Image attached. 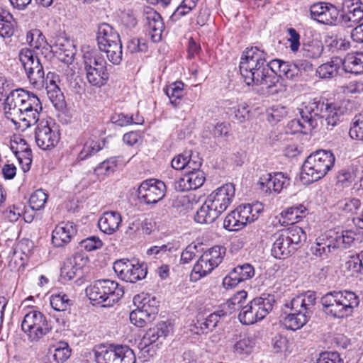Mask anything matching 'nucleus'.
<instances>
[{
	"label": "nucleus",
	"instance_id": "nucleus-41",
	"mask_svg": "<svg viewBox=\"0 0 363 363\" xmlns=\"http://www.w3.org/2000/svg\"><path fill=\"white\" fill-rule=\"evenodd\" d=\"M41 111L36 110L35 108L30 111L20 112L16 118L22 123L23 129H26L40 122L39 116Z\"/></svg>",
	"mask_w": 363,
	"mask_h": 363
},
{
	"label": "nucleus",
	"instance_id": "nucleus-7",
	"mask_svg": "<svg viewBox=\"0 0 363 363\" xmlns=\"http://www.w3.org/2000/svg\"><path fill=\"white\" fill-rule=\"evenodd\" d=\"M272 255L277 259H285L295 252L300 242L306 240L303 229L297 225L282 229L272 236Z\"/></svg>",
	"mask_w": 363,
	"mask_h": 363
},
{
	"label": "nucleus",
	"instance_id": "nucleus-22",
	"mask_svg": "<svg viewBox=\"0 0 363 363\" xmlns=\"http://www.w3.org/2000/svg\"><path fill=\"white\" fill-rule=\"evenodd\" d=\"M168 333L167 324L165 322L159 323L145 333L138 344V348L144 352H148L147 347L161 339H164Z\"/></svg>",
	"mask_w": 363,
	"mask_h": 363
},
{
	"label": "nucleus",
	"instance_id": "nucleus-9",
	"mask_svg": "<svg viewBox=\"0 0 363 363\" xmlns=\"http://www.w3.org/2000/svg\"><path fill=\"white\" fill-rule=\"evenodd\" d=\"M96 40L99 48L104 52L110 62L118 65L122 60V44L119 34L108 23L98 27Z\"/></svg>",
	"mask_w": 363,
	"mask_h": 363
},
{
	"label": "nucleus",
	"instance_id": "nucleus-28",
	"mask_svg": "<svg viewBox=\"0 0 363 363\" xmlns=\"http://www.w3.org/2000/svg\"><path fill=\"white\" fill-rule=\"evenodd\" d=\"M354 233L352 231H342L340 234L333 230L325 234L328 241L330 243L332 252L337 249H346L354 242Z\"/></svg>",
	"mask_w": 363,
	"mask_h": 363
},
{
	"label": "nucleus",
	"instance_id": "nucleus-40",
	"mask_svg": "<svg viewBox=\"0 0 363 363\" xmlns=\"http://www.w3.org/2000/svg\"><path fill=\"white\" fill-rule=\"evenodd\" d=\"M11 149L17 157L21 168L24 172H27L32 163V152L30 148L26 147L21 148V150H15L14 147L11 145Z\"/></svg>",
	"mask_w": 363,
	"mask_h": 363
},
{
	"label": "nucleus",
	"instance_id": "nucleus-52",
	"mask_svg": "<svg viewBox=\"0 0 363 363\" xmlns=\"http://www.w3.org/2000/svg\"><path fill=\"white\" fill-rule=\"evenodd\" d=\"M48 199V195L42 189H38L32 194L30 197L29 202L33 210L42 209Z\"/></svg>",
	"mask_w": 363,
	"mask_h": 363
},
{
	"label": "nucleus",
	"instance_id": "nucleus-45",
	"mask_svg": "<svg viewBox=\"0 0 363 363\" xmlns=\"http://www.w3.org/2000/svg\"><path fill=\"white\" fill-rule=\"evenodd\" d=\"M154 319L150 315L137 307L130 313L131 323L139 328L145 326L147 323H150Z\"/></svg>",
	"mask_w": 363,
	"mask_h": 363
},
{
	"label": "nucleus",
	"instance_id": "nucleus-6",
	"mask_svg": "<svg viewBox=\"0 0 363 363\" xmlns=\"http://www.w3.org/2000/svg\"><path fill=\"white\" fill-rule=\"evenodd\" d=\"M323 312L337 318L347 317L359 303L358 296L350 291H333L320 298Z\"/></svg>",
	"mask_w": 363,
	"mask_h": 363
},
{
	"label": "nucleus",
	"instance_id": "nucleus-13",
	"mask_svg": "<svg viewBox=\"0 0 363 363\" xmlns=\"http://www.w3.org/2000/svg\"><path fill=\"white\" fill-rule=\"evenodd\" d=\"M21 328L31 341H38L50 332L52 325L41 312L32 311L24 316Z\"/></svg>",
	"mask_w": 363,
	"mask_h": 363
},
{
	"label": "nucleus",
	"instance_id": "nucleus-4",
	"mask_svg": "<svg viewBox=\"0 0 363 363\" xmlns=\"http://www.w3.org/2000/svg\"><path fill=\"white\" fill-rule=\"evenodd\" d=\"M315 294L308 291L294 298L285 304L283 324L291 330H296L304 326L311 317L315 305Z\"/></svg>",
	"mask_w": 363,
	"mask_h": 363
},
{
	"label": "nucleus",
	"instance_id": "nucleus-51",
	"mask_svg": "<svg viewBox=\"0 0 363 363\" xmlns=\"http://www.w3.org/2000/svg\"><path fill=\"white\" fill-rule=\"evenodd\" d=\"M323 51V45L318 42L303 45L302 48L303 56L309 59H317L320 57Z\"/></svg>",
	"mask_w": 363,
	"mask_h": 363
},
{
	"label": "nucleus",
	"instance_id": "nucleus-57",
	"mask_svg": "<svg viewBox=\"0 0 363 363\" xmlns=\"http://www.w3.org/2000/svg\"><path fill=\"white\" fill-rule=\"evenodd\" d=\"M121 23L128 30L134 28L137 23V18L133 11H127L122 13L121 16Z\"/></svg>",
	"mask_w": 363,
	"mask_h": 363
},
{
	"label": "nucleus",
	"instance_id": "nucleus-55",
	"mask_svg": "<svg viewBox=\"0 0 363 363\" xmlns=\"http://www.w3.org/2000/svg\"><path fill=\"white\" fill-rule=\"evenodd\" d=\"M240 222V220L238 218L236 211L234 210L225 217L223 221V227L230 231L238 230L243 227Z\"/></svg>",
	"mask_w": 363,
	"mask_h": 363
},
{
	"label": "nucleus",
	"instance_id": "nucleus-64",
	"mask_svg": "<svg viewBox=\"0 0 363 363\" xmlns=\"http://www.w3.org/2000/svg\"><path fill=\"white\" fill-rule=\"evenodd\" d=\"M287 111L284 106L277 105L272 108V112L269 115V121L278 122L286 116Z\"/></svg>",
	"mask_w": 363,
	"mask_h": 363
},
{
	"label": "nucleus",
	"instance_id": "nucleus-35",
	"mask_svg": "<svg viewBox=\"0 0 363 363\" xmlns=\"http://www.w3.org/2000/svg\"><path fill=\"white\" fill-rule=\"evenodd\" d=\"M342 60L340 58L332 59L330 62L324 63L318 67L317 73L319 77L322 79L332 78L337 75V70Z\"/></svg>",
	"mask_w": 363,
	"mask_h": 363
},
{
	"label": "nucleus",
	"instance_id": "nucleus-33",
	"mask_svg": "<svg viewBox=\"0 0 363 363\" xmlns=\"http://www.w3.org/2000/svg\"><path fill=\"white\" fill-rule=\"evenodd\" d=\"M238 218L240 220V223L243 227L247 223L255 220L258 217V213L261 209L257 206H252L250 203L240 206L235 210Z\"/></svg>",
	"mask_w": 363,
	"mask_h": 363
},
{
	"label": "nucleus",
	"instance_id": "nucleus-14",
	"mask_svg": "<svg viewBox=\"0 0 363 363\" xmlns=\"http://www.w3.org/2000/svg\"><path fill=\"white\" fill-rule=\"evenodd\" d=\"M113 269L120 279L130 283L145 279L147 274V265L135 260H117L113 263Z\"/></svg>",
	"mask_w": 363,
	"mask_h": 363
},
{
	"label": "nucleus",
	"instance_id": "nucleus-17",
	"mask_svg": "<svg viewBox=\"0 0 363 363\" xmlns=\"http://www.w3.org/2000/svg\"><path fill=\"white\" fill-rule=\"evenodd\" d=\"M310 13L311 18L318 22L332 25L337 19L339 11L330 3L318 1L311 5Z\"/></svg>",
	"mask_w": 363,
	"mask_h": 363
},
{
	"label": "nucleus",
	"instance_id": "nucleus-62",
	"mask_svg": "<svg viewBox=\"0 0 363 363\" xmlns=\"http://www.w3.org/2000/svg\"><path fill=\"white\" fill-rule=\"evenodd\" d=\"M289 34L288 41L290 43L289 48L292 52H297L300 47V35L293 28H290L287 30Z\"/></svg>",
	"mask_w": 363,
	"mask_h": 363
},
{
	"label": "nucleus",
	"instance_id": "nucleus-20",
	"mask_svg": "<svg viewBox=\"0 0 363 363\" xmlns=\"http://www.w3.org/2000/svg\"><path fill=\"white\" fill-rule=\"evenodd\" d=\"M259 185L265 192L273 191L279 193L289 185V179L282 172H276L273 174H265L260 177Z\"/></svg>",
	"mask_w": 363,
	"mask_h": 363
},
{
	"label": "nucleus",
	"instance_id": "nucleus-8",
	"mask_svg": "<svg viewBox=\"0 0 363 363\" xmlns=\"http://www.w3.org/2000/svg\"><path fill=\"white\" fill-rule=\"evenodd\" d=\"M86 294L90 300L111 306L123 296L124 289L115 281L101 279L87 287Z\"/></svg>",
	"mask_w": 363,
	"mask_h": 363
},
{
	"label": "nucleus",
	"instance_id": "nucleus-34",
	"mask_svg": "<svg viewBox=\"0 0 363 363\" xmlns=\"http://www.w3.org/2000/svg\"><path fill=\"white\" fill-rule=\"evenodd\" d=\"M86 72V77L88 82L97 87H101L104 85L108 79V73L107 72L106 67L104 69H84Z\"/></svg>",
	"mask_w": 363,
	"mask_h": 363
},
{
	"label": "nucleus",
	"instance_id": "nucleus-46",
	"mask_svg": "<svg viewBox=\"0 0 363 363\" xmlns=\"http://www.w3.org/2000/svg\"><path fill=\"white\" fill-rule=\"evenodd\" d=\"M214 268V266L209 262L208 259L201 255L194 264L192 272L199 275L196 279H200L211 273Z\"/></svg>",
	"mask_w": 363,
	"mask_h": 363
},
{
	"label": "nucleus",
	"instance_id": "nucleus-2",
	"mask_svg": "<svg viewBox=\"0 0 363 363\" xmlns=\"http://www.w3.org/2000/svg\"><path fill=\"white\" fill-rule=\"evenodd\" d=\"M300 114L301 118L293 120L291 126L296 132L306 133L319 124L327 129L333 128L340 121L343 111L335 104L315 99L304 106Z\"/></svg>",
	"mask_w": 363,
	"mask_h": 363
},
{
	"label": "nucleus",
	"instance_id": "nucleus-49",
	"mask_svg": "<svg viewBox=\"0 0 363 363\" xmlns=\"http://www.w3.org/2000/svg\"><path fill=\"white\" fill-rule=\"evenodd\" d=\"M349 133L352 139L363 140V111L354 118Z\"/></svg>",
	"mask_w": 363,
	"mask_h": 363
},
{
	"label": "nucleus",
	"instance_id": "nucleus-26",
	"mask_svg": "<svg viewBox=\"0 0 363 363\" xmlns=\"http://www.w3.org/2000/svg\"><path fill=\"white\" fill-rule=\"evenodd\" d=\"M184 84L181 81H177L167 86L164 89V92L174 107L183 108L184 111L189 112L191 111L193 105L189 103L186 107H183L185 101H181V98L184 94Z\"/></svg>",
	"mask_w": 363,
	"mask_h": 363
},
{
	"label": "nucleus",
	"instance_id": "nucleus-30",
	"mask_svg": "<svg viewBox=\"0 0 363 363\" xmlns=\"http://www.w3.org/2000/svg\"><path fill=\"white\" fill-rule=\"evenodd\" d=\"M133 303L137 308L142 309L154 318L158 313V301L155 297L147 294L135 295L133 297Z\"/></svg>",
	"mask_w": 363,
	"mask_h": 363
},
{
	"label": "nucleus",
	"instance_id": "nucleus-54",
	"mask_svg": "<svg viewBox=\"0 0 363 363\" xmlns=\"http://www.w3.org/2000/svg\"><path fill=\"white\" fill-rule=\"evenodd\" d=\"M177 248L174 247L172 243H167L160 246H153L147 250V254L148 255H154L157 258L162 257L163 255H168L169 253L175 252Z\"/></svg>",
	"mask_w": 363,
	"mask_h": 363
},
{
	"label": "nucleus",
	"instance_id": "nucleus-11",
	"mask_svg": "<svg viewBox=\"0 0 363 363\" xmlns=\"http://www.w3.org/2000/svg\"><path fill=\"white\" fill-rule=\"evenodd\" d=\"M97 363H135L133 351L126 345H101L94 352Z\"/></svg>",
	"mask_w": 363,
	"mask_h": 363
},
{
	"label": "nucleus",
	"instance_id": "nucleus-50",
	"mask_svg": "<svg viewBox=\"0 0 363 363\" xmlns=\"http://www.w3.org/2000/svg\"><path fill=\"white\" fill-rule=\"evenodd\" d=\"M71 354L69 345L65 342H60L54 350L53 358L57 363H63Z\"/></svg>",
	"mask_w": 363,
	"mask_h": 363
},
{
	"label": "nucleus",
	"instance_id": "nucleus-39",
	"mask_svg": "<svg viewBox=\"0 0 363 363\" xmlns=\"http://www.w3.org/2000/svg\"><path fill=\"white\" fill-rule=\"evenodd\" d=\"M106 141L100 142L94 140H88L84 145L82 150L80 151L78 158L80 160H84L96 154L99 151L103 149L105 146Z\"/></svg>",
	"mask_w": 363,
	"mask_h": 363
},
{
	"label": "nucleus",
	"instance_id": "nucleus-44",
	"mask_svg": "<svg viewBox=\"0 0 363 363\" xmlns=\"http://www.w3.org/2000/svg\"><path fill=\"white\" fill-rule=\"evenodd\" d=\"M247 296V294L245 291L242 290L237 292L233 297L227 301L223 308H228L229 313L235 311H240L242 307L244 306L243 303L245 301Z\"/></svg>",
	"mask_w": 363,
	"mask_h": 363
},
{
	"label": "nucleus",
	"instance_id": "nucleus-23",
	"mask_svg": "<svg viewBox=\"0 0 363 363\" xmlns=\"http://www.w3.org/2000/svg\"><path fill=\"white\" fill-rule=\"evenodd\" d=\"M363 20V4L362 1L352 3L340 15V23L346 28H354Z\"/></svg>",
	"mask_w": 363,
	"mask_h": 363
},
{
	"label": "nucleus",
	"instance_id": "nucleus-63",
	"mask_svg": "<svg viewBox=\"0 0 363 363\" xmlns=\"http://www.w3.org/2000/svg\"><path fill=\"white\" fill-rule=\"evenodd\" d=\"M111 121L113 123L119 126H125L133 123V116L125 115L123 113H116L111 116Z\"/></svg>",
	"mask_w": 363,
	"mask_h": 363
},
{
	"label": "nucleus",
	"instance_id": "nucleus-25",
	"mask_svg": "<svg viewBox=\"0 0 363 363\" xmlns=\"http://www.w3.org/2000/svg\"><path fill=\"white\" fill-rule=\"evenodd\" d=\"M77 229L73 223H61L57 225L52 234V242L55 247H60L69 243Z\"/></svg>",
	"mask_w": 363,
	"mask_h": 363
},
{
	"label": "nucleus",
	"instance_id": "nucleus-31",
	"mask_svg": "<svg viewBox=\"0 0 363 363\" xmlns=\"http://www.w3.org/2000/svg\"><path fill=\"white\" fill-rule=\"evenodd\" d=\"M228 312L224 308L209 314L206 318L199 317L195 323L196 328L200 329L201 333H207L213 330L217 325L221 317L225 316Z\"/></svg>",
	"mask_w": 363,
	"mask_h": 363
},
{
	"label": "nucleus",
	"instance_id": "nucleus-32",
	"mask_svg": "<svg viewBox=\"0 0 363 363\" xmlns=\"http://www.w3.org/2000/svg\"><path fill=\"white\" fill-rule=\"evenodd\" d=\"M341 63L346 72L362 74L363 73V52L348 54Z\"/></svg>",
	"mask_w": 363,
	"mask_h": 363
},
{
	"label": "nucleus",
	"instance_id": "nucleus-16",
	"mask_svg": "<svg viewBox=\"0 0 363 363\" xmlns=\"http://www.w3.org/2000/svg\"><path fill=\"white\" fill-rule=\"evenodd\" d=\"M35 140L37 145L43 150L55 147L60 140V135L52 130L48 121H40L35 130Z\"/></svg>",
	"mask_w": 363,
	"mask_h": 363
},
{
	"label": "nucleus",
	"instance_id": "nucleus-10",
	"mask_svg": "<svg viewBox=\"0 0 363 363\" xmlns=\"http://www.w3.org/2000/svg\"><path fill=\"white\" fill-rule=\"evenodd\" d=\"M274 302V296L269 294L255 298L242 307L238 318L243 324H253L262 320L272 310Z\"/></svg>",
	"mask_w": 363,
	"mask_h": 363
},
{
	"label": "nucleus",
	"instance_id": "nucleus-43",
	"mask_svg": "<svg viewBox=\"0 0 363 363\" xmlns=\"http://www.w3.org/2000/svg\"><path fill=\"white\" fill-rule=\"evenodd\" d=\"M255 345V341L253 337L245 336L234 345V352L238 354H250Z\"/></svg>",
	"mask_w": 363,
	"mask_h": 363
},
{
	"label": "nucleus",
	"instance_id": "nucleus-21",
	"mask_svg": "<svg viewBox=\"0 0 363 363\" xmlns=\"http://www.w3.org/2000/svg\"><path fill=\"white\" fill-rule=\"evenodd\" d=\"M254 274L255 269L251 264L238 265L223 279V284L226 289L234 287L240 282L251 279Z\"/></svg>",
	"mask_w": 363,
	"mask_h": 363
},
{
	"label": "nucleus",
	"instance_id": "nucleus-59",
	"mask_svg": "<svg viewBox=\"0 0 363 363\" xmlns=\"http://www.w3.org/2000/svg\"><path fill=\"white\" fill-rule=\"evenodd\" d=\"M27 99H28L26 100V103H24V106H23L21 113L24 111H30L35 108L36 110L43 109L41 102L35 94L32 93L30 95H28Z\"/></svg>",
	"mask_w": 363,
	"mask_h": 363
},
{
	"label": "nucleus",
	"instance_id": "nucleus-24",
	"mask_svg": "<svg viewBox=\"0 0 363 363\" xmlns=\"http://www.w3.org/2000/svg\"><path fill=\"white\" fill-rule=\"evenodd\" d=\"M205 181L202 171H188L175 183V189L179 191L196 189L201 186Z\"/></svg>",
	"mask_w": 363,
	"mask_h": 363
},
{
	"label": "nucleus",
	"instance_id": "nucleus-12",
	"mask_svg": "<svg viewBox=\"0 0 363 363\" xmlns=\"http://www.w3.org/2000/svg\"><path fill=\"white\" fill-rule=\"evenodd\" d=\"M19 60L24 68L30 83L38 89L45 86L43 65L38 56L30 49H22Z\"/></svg>",
	"mask_w": 363,
	"mask_h": 363
},
{
	"label": "nucleus",
	"instance_id": "nucleus-18",
	"mask_svg": "<svg viewBox=\"0 0 363 363\" xmlns=\"http://www.w3.org/2000/svg\"><path fill=\"white\" fill-rule=\"evenodd\" d=\"M30 92L23 89H17L11 91L6 99H4V110L7 118L9 116L16 117L28 99V95H30Z\"/></svg>",
	"mask_w": 363,
	"mask_h": 363
},
{
	"label": "nucleus",
	"instance_id": "nucleus-61",
	"mask_svg": "<svg viewBox=\"0 0 363 363\" xmlns=\"http://www.w3.org/2000/svg\"><path fill=\"white\" fill-rule=\"evenodd\" d=\"M49 97L56 108L64 107L65 97L60 88H53V90L48 91Z\"/></svg>",
	"mask_w": 363,
	"mask_h": 363
},
{
	"label": "nucleus",
	"instance_id": "nucleus-1",
	"mask_svg": "<svg viewBox=\"0 0 363 363\" xmlns=\"http://www.w3.org/2000/svg\"><path fill=\"white\" fill-rule=\"evenodd\" d=\"M239 68L245 84L260 86L264 95L275 94L281 90V77L293 79L296 75L294 64L279 59L267 63V53L257 47L243 52Z\"/></svg>",
	"mask_w": 363,
	"mask_h": 363
},
{
	"label": "nucleus",
	"instance_id": "nucleus-56",
	"mask_svg": "<svg viewBox=\"0 0 363 363\" xmlns=\"http://www.w3.org/2000/svg\"><path fill=\"white\" fill-rule=\"evenodd\" d=\"M147 49L146 42L143 39L133 38L128 41L126 50L131 54L145 52Z\"/></svg>",
	"mask_w": 363,
	"mask_h": 363
},
{
	"label": "nucleus",
	"instance_id": "nucleus-27",
	"mask_svg": "<svg viewBox=\"0 0 363 363\" xmlns=\"http://www.w3.org/2000/svg\"><path fill=\"white\" fill-rule=\"evenodd\" d=\"M121 222V213L117 211H106L99 219L98 226L103 233L112 235L118 230Z\"/></svg>",
	"mask_w": 363,
	"mask_h": 363
},
{
	"label": "nucleus",
	"instance_id": "nucleus-19",
	"mask_svg": "<svg viewBox=\"0 0 363 363\" xmlns=\"http://www.w3.org/2000/svg\"><path fill=\"white\" fill-rule=\"evenodd\" d=\"M143 13L145 16L148 35L152 41L154 43L160 42L164 28L160 14L150 7H145L143 10Z\"/></svg>",
	"mask_w": 363,
	"mask_h": 363
},
{
	"label": "nucleus",
	"instance_id": "nucleus-3",
	"mask_svg": "<svg viewBox=\"0 0 363 363\" xmlns=\"http://www.w3.org/2000/svg\"><path fill=\"white\" fill-rule=\"evenodd\" d=\"M235 187L228 183L214 190L196 211L195 220L199 223H212L233 202Z\"/></svg>",
	"mask_w": 363,
	"mask_h": 363
},
{
	"label": "nucleus",
	"instance_id": "nucleus-5",
	"mask_svg": "<svg viewBox=\"0 0 363 363\" xmlns=\"http://www.w3.org/2000/svg\"><path fill=\"white\" fill-rule=\"evenodd\" d=\"M335 161L330 151L320 150L311 154L302 165L301 182L308 185L322 179L333 167Z\"/></svg>",
	"mask_w": 363,
	"mask_h": 363
},
{
	"label": "nucleus",
	"instance_id": "nucleus-58",
	"mask_svg": "<svg viewBox=\"0 0 363 363\" xmlns=\"http://www.w3.org/2000/svg\"><path fill=\"white\" fill-rule=\"evenodd\" d=\"M79 244L82 248H84L87 251H93L100 249L103 245L102 241L96 236L89 237L82 240Z\"/></svg>",
	"mask_w": 363,
	"mask_h": 363
},
{
	"label": "nucleus",
	"instance_id": "nucleus-53",
	"mask_svg": "<svg viewBox=\"0 0 363 363\" xmlns=\"http://www.w3.org/2000/svg\"><path fill=\"white\" fill-rule=\"evenodd\" d=\"M26 41L31 47L38 49L45 43L46 40L40 30L33 29L27 33Z\"/></svg>",
	"mask_w": 363,
	"mask_h": 363
},
{
	"label": "nucleus",
	"instance_id": "nucleus-42",
	"mask_svg": "<svg viewBox=\"0 0 363 363\" xmlns=\"http://www.w3.org/2000/svg\"><path fill=\"white\" fill-rule=\"evenodd\" d=\"M225 254V247L214 246L204 252L202 255L204 258L208 259L209 262L216 268L222 262Z\"/></svg>",
	"mask_w": 363,
	"mask_h": 363
},
{
	"label": "nucleus",
	"instance_id": "nucleus-36",
	"mask_svg": "<svg viewBox=\"0 0 363 363\" xmlns=\"http://www.w3.org/2000/svg\"><path fill=\"white\" fill-rule=\"evenodd\" d=\"M16 23L10 13H0V36L4 38H11L15 32Z\"/></svg>",
	"mask_w": 363,
	"mask_h": 363
},
{
	"label": "nucleus",
	"instance_id": "nucleus-29",
	"mask_svg": "<svg viewBox=\"0 0 363 363\" xmlns=\"http://www.w3.org/2000/svg\"><path fill=\"white\" fill-rule=\"evenodd\" d=\"M84 264L85 261L81 254H75L67 258L61 268V277L64 279L72 280Z\"/></svg>",
	"mask_w": 363,
	"mask_h": 363
},
{
	"label": "nucleus",
	"instance_id": "nucleus-38",
	"mask_svg": "<svg viewBox=\"0 0 363 363\" xmlns=\"http://www.w3.org/2000/svg\"><path fill=\"white\" fill-rule=\"evenodd\" d=\"M337 208L346 213L359 215L362 208V203L359 199L346 198L337 203Z\"/></svg>",
	"mask_w": 363,
	"mask_h": 363
},
{
	"label": "nucleus",
	"instance_id": "nucleus-37",
	"mask_svg": "<svg viewBox=\"0 0 363 363\" xmlns=\"http://www.w3.org/2000/svg\"><path fill=\"white\" fill-rule=\"evenodd\" d=\"M106 61L104 57L99 53H86L84 55V69H96L106 67Z\"/></svg>",
	"mask_w": 363,
	"mask_h": 363
},
{
	"label": "nucleus",
	"instance_id": "nucleus-15",
	"mask_svg": "<svg viewBox=\"0 0 363 363\" xmlns=\"http://www.w3.org/2000/svg\"><path fill=\"white\" fill-rule=\"evenodd\" d=\"M166 186L163 182L152 179L140 184L138 195L146 204L156 203L164 196Z\"/></svg>",
	"mask_w": 363,
	"mask_h": 363
},
{
	"label": "nucleus",
	"instance_id": "nucleus-60",
	"mask_svg": "<svg viewBox=\"0 0 363 363\" xmlns=\"http://www.w3.org/2000/svg\"><path fill=\"white\" fill-rule=\"evenodd\" d=\"M317 363H342V360L338 352H324L319 354Z\"/></svg>",
	"mask_w": 363,
	"mask_h": 363
},
{
	"label": "nucleus",
	"instance_id": "nucleus-48",
	"mask_svg": "<svg viewBox=\"0 0 363 363\" xmlns=\"http://www.w3.org/2000/svg\"><path fill=\"white\" fill-rule=\"evenodd\" d=\"M330 245V243L328 241L325 235H323L317 239L315 245L311 247L312 252L316 257H320L328 255L329 253L332 252Z\"/></svg>",
	"mask_w": 363,
	"mask_h": 363
},
{
	"label": "nucleus",
	"instance_id": "nucleus-47",
	"mask_svg": "<svg viewBox=\"0 0 363 363\" xmlns=\"http://www.w3.org/2000/svg\"><path fill=\"white\" fill-rule=\"evenodd\" d=\"M50 305L57 311H67L72 305V301L65 294H53L50 297Z\"/></svg>",
	"mask_w": 363,
	"mask_h": 363
}]
</instances>
